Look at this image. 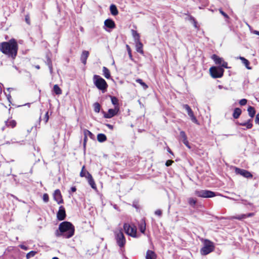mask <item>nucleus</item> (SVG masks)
<instances>
[{"label": "nucleus", "mask_w": 259, "mask_h": 259, "mask_svg": "<svg viewBox=\"0 0 259 259\" xmlns=\"http://www.w3.org/2000/svg\"><path fill=\"white\" fill-rule=\"evenodd\" d=\"M18 46L16 40L12 38L8 42L0 44V51L4 54L14 59L17 54Z\"/></svg>", "instance_id": "f257e3e1"}, {"label": "nucleus", "mask_w": 259, "mask_h": 259, "mask_svg": "<svg viewBox=\"0 0 259 259\" xmlns=\"http://www.w3.org/2000/svg\"><path fill=\"white\" fill-rule=\"evenodd\" d=\"M74 233V227L69 222H63L59 225V230L56 232L57 237H63L65 238L71 237Z\"/></svg>", "instance_id": "f03ea898"}, {"label": "nucleus", "mask_w": 259, "mask_h": 259, "mask_svg": "<svg viewBox=\"0 0 259 259\" xmlns=\"http://www.w3.org/2000/svg\"><path fill=\"white\" fill-rule=\"evenodd\" d=\"M93 82L95 86L102 92L106 90L108 84L104 79L98 75H94L93 76Z\"/></svg>", "instance_id": "7ed1b4c3"}, {"label": "nucleus", "mask_w": 259, "mask_h": 259, "mask_svg": "<svg viewBox=\"0 0 259 259\" xmlns=\"http://www.w3.org/2000/svg\"><path fill=\"white\" fill-rule=\"evenodd\" d=\"M123 229L126 234L128 235L133 238H138L139 237V235L137 234V227L135 225H131L127 223H125L123 225Z\"/></svg>", "instance_id": "20e7f679"}, {"label": "nucleus", "mask_w": 259, "mask_h": 259, "mask_svg": "<svg viewBox=\"0 0 259 259\" xmlns=\"http://www.w3.org/2000/svg\"><path fill=\"white\" fill-rule=\"evenodd\" d=\"M214 248L213 243L207 239L204 240L203 243V246L200 250V252L202 255H207L212 252Z\"/></svg>", "instance_id": "39448f33"}, {"label": "nucleus", "mask_w": 259, "mask_h": 259, "mask_svg": "<svg viewBox=\"0 0 259 259\" xmlns=\"http://www.w3.org/2000/svg\"><path fill=\"white\" fill-rule=\"evenodd\" d=\"M115 238L117 244L122 247L124 246L126 240L121 229L115 231Z\"/></svg>", "instance_id": "423d86ee"}, {"label": "nucleus", "mask_w": 259, "mask_h": 259, "mask_svg": "<svg viewBox=\"0 0 259 259\" xmlns=\"http://www.w3.org/2000/svg\"><path fill=\"white\" fill-rule=\"evenodd\" d=\"M209 72L213 78H220L223 75L224 70L222 67H211L209 69Z\"/></svg>", "instance_id": "0eeeda50"}, {"label": "nucleus", "mask_w": 259, "mask_h": 259, "mask_svg": "<svg viewBox=\"0 0 259 259\" xmlns=\"http://www.w3.org/2000/svg\"><path fill=\"white\" fill-rule=\"evenodd\" d=\"M195 194L203 198H211L215 196L214 192L206 190H196L195 191Z\"/></svg>", "instance_id": "6e6552de"}, {"label": "nucleus", "mask_w": 259, "mask_h": 259, "mask_svg": "<svg viewBox=\"0 0 259 259\" xmlns=\"http://www.w3.org/2000/svg\"><path fill=\"white\" fill-rule=\"evenodd\" d=\"M183 107L187 111V113H188V115L190 116L191 120L195 123H196L197 124H199L198 121L197 120L196 117L195 116V115L193 113V112L192 111V110L191 109V108L190 107V106L187 104H184L183 105Z\"/></svg>", "instance_id": "1a4fd4ad"}, {"label": "nucleus", "mask_w": 259, "mask_h": 259, "mask_svg": "<svg viewBox=\"0 0 259 259\" xmlns=\"http://www.w3.org/2000/svg\"><path fill=\"white\" fill-rule=\"evenodd\" d=\"M235 172L246 178H251L252 177V175L249 171L245 169L236 167Z\"/></svg>", "instance_id": "9d476101"}, {"label": "nucleus", "mask_w": 259, "mask_h": 259, "mask_svg": "<svg viewBox=\"0 0 259 259\" xmlns=\"http://www.w3.org/2000/svg\"><path fill=\"white\" fill-rule=\"evenodd\" d=\"M118 111V108L115 107V109H110L108 112H104V117L106 118H110L115 115Z\"/></svg>", "instance_id": "9b49d317"}, {"label": "nucleus", "mask_w": 259, "mask_h": 259, "mask_svg": "<svg viewBox=\"0 0 259 259\" xmlns=\"http://www.w3.org/2000/svg\"><path fill=\"white\" fill-rule=\"evenodd\" d=\"M57 219L59 221L64 220L66 217V212L64 207L63 206H61L59 207V211L57 214Z\"/></svg>", "instance_id": "f8f14e48"}, {"label": "nucleus", "mask_w": 259, "mask_h": 259, "mask_svg": "<svg viewBox=\"0 0 259 259\" xmlns=\"http://www.w3.org/2000/svg\"><path fill=\"white\" fill-rule=\"evenodd\" d=\"M54 199L58 204L62 203L63 202L62 195L59 190L57 189L55 191L54 193Z\"/></svg>", "instance_id": "ddd939ff"}, {"label": "nucleus", "mask_w": 259, "mask_h": 259, "mask_svg": "<svg viewBox=\"0 0 259 259\" xmlns=\"http://www.w3.org/2000/svg\"><path fill=\"white\" fill-rule=\"evenodd\" d=\"M86 178L87 179L88 181V183L90 184V185L91 186V187L95 189H97L96 185L94 182V180L92 176V175L88 172L87 171V176Z\"/></svg>", "instance_id": "4468645a"}, {"label": "nucleus", "mask_w": 259, "mask_h": 259, "mask_svg": "<svg viewBox=\"0 0 259 259\" xmlns=\"http://www.w3.org/2000/svg\"><path fill=\"white\" fill-rule=\"evenodd\" d=\"M104 25L106 27L111 29L114 28L115 26L114 21L110 19H108L105 21Z\"/></svg>", "instance_id": "2eb2a0df"}, {"label": "nucleus", "mask_w": 259, "mask_h": 259, "mask_svg": "<svg viewBox=\"0 0 259 259\" xmlns=\"http://www.w3.org/2000/svg\"><path fill=\"white\" fill-rule=\"evenodd\" d=\"M146 259H156V254L152 250H148L146 252Z\"/></svg>", "instance_id": "dca6fc26"}, {"label": "nucleus", "mask_w": 259, "mask_h": 259, "mask_svg": "<svg viewBox=\"0 0 259 259\" xmlns=\"http://www.w3.org/2000/svg\"><path fill=\"white\" fill-rule=\"evenodd\" d=\"M89 52L88 51H84L82 52L80 60L83 64H86L87 60L88 57H89Z\"/></svg>", "instance_id": "f3484780"}, {"label": "nucleus", "mask_w": 259, "mask_h": 259, "mask_svg": "<svg viewBox=\"0 0 259 259\" xmlns=\"http://www.w3.org/2000/svg\"><path fill=\"white\" fill-rule=\"evenodd\" d=\"M211 58L215 62V64L221 65L224 61L223 58L218 57L217 55L214 54L212 56Z\"/></svg>", "instance_id": "a211bd4d"}, {"label": "nucleus", "mask_w": 259, "mask_h": 259, "mask_svg": "<svg viewBox=\"0 0 259 259\" xmlns=\"http://www.w3.org/2000/svg\"><path fill=\"white\" fill-rule=\"evenodd\" d=\"M241 110L239 108H236L233 112V116L234 118L237 119L241 114Z\"/></svg>", "instance_id": "6ab92c4d"}, {"label": "nucleus", "mask_w": 259, "mask_h": 259, "mask_svg": "<svg viewBox=\"0 0 259 259\" xmlns=\"http://www.w3.org/2000/svg\"><path fill=\"white\" fill-rule=\"evenodd\" d=\"M135 43H136V51L141 54H143V45L141 42V41L136 42Z\"/></svg>", "instance_id": "aec40b11"}, {"label": "nucleus", "mask_w": 259, "mask_h": 259, "mask_svg": "<svg viewBox=\"0 0 259 259\" xmlns=\"http://www.w3.org/2000/svg\"><path fill=\"white\" fill-rule=\"evenodd\" d=\"M110 11L112 15L115 16L118 14V10L115 5H111L110 7Z\"/></svg>", "instance_id": "412c9836"}, {"label": "nucleus", "mask_w": 259, "mask_h": 259, "mask_svg": "<svg viewBox=\"0 0 259 259\" xmlns=\"http://www.w3.org/2000/svg\"><path fill=\"white\" fill-rule=\"evenodd\" d=\"M6 125L8 127H11L12 128L14 127L16 125V122L14 120H10L6 121Z\"/></svg>", "instance_id": "4be33fe9"}, {"label": "nucleus", "mask_w": 259, "mask_h": 259, "mask_svg": "<svg viewBox=\"0 0 259 259\" xmlns=\"http://www.w3.org/2000/svg\"><path fill=\"white\" fill-rule=\"evenodd\" d=\"M97 140L100 142H103L107 140V138L105 135L99 134L97 135Z\"/></svg>", "instance_id": "5701e85b"}, {"label": "nucleus", "mask_w": 259, "mask_h": 259, "mask_svg": "<svg viewBox=\"0 0 259 259\" xmlns=\"http://www.w3.org/2000/svg\"><path fill=\"white\" fill-rule=\"evenodd\" d=\"M103 72L104 76L107 79L110 77V73L109 69L106 67H103Z\"/></svg>", "instance_id": "b1692460"}, {"label": "nucleus", "mask_w": 259, "mask_h": 259, "mask_svg": "<svg viewBox=\"0 0 259 259\" xmlns=\"http://www.w3.org/2000/svg\"><path fill=\"white\" fill-rule=\"evenodd\" d=\"M247 111L248 112V114H249V116L251 118H252L254 116L255 114V110L253 107L249 106L248 108Z\"/></svg>", "instance_id": "393cba45"}, {"label": "nucleus", "mask_w": 259, "mask_h": 259, "mask_svg": "<svg viewBox=\"0 0 259 259\" xmlns=\"http://www.w3.org/2000/svg\"><path fill=\"white\" fill-rule=\"evenodd\" d=\"M251 121V119H249L247 122L240 123L239 124L242 126H246L247 128L250 129L252 127V124Z\"/></svg>", "instance_id": "a878e982"}, {"label": "nucleus", "mask_w": 259, "mask_h": 259, "mask_svg": "<svg viewBox=\"0 0 259 259\" xmlns=\"http://www.w3.org/2000/svg\"><path fill=\"white\" fill-rule=\"evenodd\" d=\"M139 229L142 233H145L146 230V223L145 221H142L139 225Z\"/></svg>", "instance_id": "bb28decb"}, {"label": "nucleus", "mask_w": 259, "mask_h": 259, "mask_svg": "<svg viewBox=\"0 0 259 259\" xmlns=\"http://www.w3.org/2000/svg\"><path fill=\"white\" fill-rule=\"evenodd\" d=\"M53 90L56 95H59L62 94V90L57 84L54 86Z\"/></svg>", "instance_id": "cd10ccee"}, {"label": "nucleus", "mask_w": 259, "mask_h": 259, "mask_svg": "<svg viewBox=\"0 0 259 259\" xmlns=\"http://www.w3.org/2000/svg\"><path fill=\"white\" fill-rule=\"evenodd\" d=\"M239 59L242 61V63L245 65L247 69H251V68L248 66L249 65V62L247 59L242 57H240Z\"/></svg>", "instance_id": "c85d7f7f"}, {"label": "nucleus", "mask_w": 259, "mask_h": 259, "mask_svg": "<svg viewBox=\"0 0 259 259\" xmlns=\"http://www.w3.org/2000/svg\"><path fill=\"white\" fill-rule=\"evenodd\" d=\"M136 81L140 83L144 90H146L148 88V85L141 79H137Z\"/></svg>", "instance_id": "c756f323"}, {"label": "nucleus", "mask_w": 259, "mask_h": 259, "mask_svg": "<svg viewBox=\"0 0 259 259\" xmlns=\"http://www.w3.org/2000/svg\"><path fill=\"white\" fill-rule=\"evenodd\" d=\"M83 134H84V136H85V137H90L91 139L93 138L94 135L93 134L90 132L89 131V130H83Z\"/></svg>", "instance_id": "7c9ffc66"}, {"label": "nucleus", "mask_w": 259, "mask_h": 259, "mask_svg": "<svg viewBox=\"0 0 259 259\" xmlns=\"http://www.w3.org/2000/svg\"><path fill=\"white\" fill-rule=\"evenodd\" d=\"M112 103L118 108V100L115 97H111Z\"/></svg>", "instance_id": "2f4dec72"}, {"label": "nucleus", "mask_w": 259, "mask_h": 259, "mask_svg": "<svg viewBox=\"0 0 259 259\" xmlns=\"http://www.w3.org/2000/svg\"><path fill=\"white\" fill-rule=\"evenodd\" d=\"M233 219H237L239 220H242L246 218V215L245 214H242L232 217Z\"/></svg>", "instance_id": "473e14b6"}, {"label": "nucleus", "mask_w": 259, "mask_h": 259, "mask_svg": "<svg viewBox=\"0 0 259 259\" xmlns=\"http://www.w3.org/2000/svg\"><path fill=\"white\" fill-rule=\"evenodd\" d=\"M94 108L95 112L99 113L100 110V105L98 103H95L94 104Z\"/></svg>", "instance_id": "72a5a7b5"}, {"label": "nucleus", "mask_w": 259, "mask_h": 259, "mask_svg": "<svg viewBox=\"0 0 259 259\" xmlns=\"http://www.w3.org/2000/svg\"><path fill=\"white\" fill-rule=\"evenodd\" d=\"M36 254V252L34 251H31L26 254V258L29 259L30 257L34 256Z\"/></svg>", "instance_id": "f704fd0d"}, {"label": "nucleus", "mask_w": 259, "mask_h": 259, "mask_svg": "<svg viewBox=\"0 0 259 259\" xmlns=\"http://www.w3.org/2000/svg\"><path fill=\"white\" fill-rule=\"evenodd\" d=\"M87 170H85V166H83L82 167L81 171L80 172V176L81 177H85L87 176Z\"/></svg>", "instance_id": "c9c22d12"}, {"label": "nucleus", "mask_w": 259, "mask_h": 259, "mask_svg": "<svg viewBox=\"0 0 259 259\" xmlns=\"http://www.w3.org/2000/svg\"><path fill=\"white\" fill-rule=\"evenodd\" d=\"M188 202L190 205L192 206H194L196 204V200L193 198H190L188 199Z\"/></svg>", "instance_id": "e433bc0d"}, {"label": "nucleus", "mask_w": 259, "mask_h": 259, "mask_svg": "<svg viewBox=\"0 0 259 259\" xmlns=\"http://www.w3.org/2000/svg\"><path fill=\"white\" fill-rule=\"evenodd\" d=\"M180 137L182 138V141L187 139V136L184 131H181L180 133Z\"/></svg>", "instance_id": "4c0bfd02"}, {"label": "nucleus", "mask_w": 259, "mask_h": 259, "mask_svg": "<svg viewBox=\"0 0 259 259\" xmlns=\"http://www.w3.org/2000/svg\"><path fill=\"white\" fill-rule=\"evenodd\" d=\"M48 63V65L49 66L50 72L52 73V72H53V67H52V63H51V60L50 59H49L48 60V63Z\"/></svg>", "instance_id": "58836bf2"}, {"label": "nucleus", "mask_w": 259, "mask_h": 259, "mask_svg": "<svg viewBox=\"0 0 259 259\" xmlns=\"http://www.w3.org/2000/svg\"><path fill=\"white\" fill-rule=\"evenodd\" d=\"M49 119V116L48 112H47L46 113V114L45 115V117H44V119H42V120L44 121V123L45 124H46L47 122H48Z\"/></svg>", "instance_id": "ea45409f"}, {"label": "nucleus", "mask_w": 259, "mask_h": 259, "mask_svg": "<svg viewBox=\"0 0 259 259\" xmlns=\"http://www.w3.org/2000/svg\"><path fill=\"white\" fill-rule=\"evenodd\" d=\"M190 21L193 23V25H194V26L195 27V28H198V26H197V22L194 20V18L193 17H190Z\"/></svg>", "instance_id": "a19ab883"}, {"label": "nucleus", "mask_w": 259, "mask_h": 259, "mask_svg": "<svg viewBox=\"0 0 259 259\" xmlns=\"http://www.w3.org/2000/svg\"><path fill=\"white\" fill-rule=\"evenodd\" d=\"M42 199H43V200L45 202H48L49 201V198L48 195L47 193L44 194L43 195Z\"/></svg>", "instance_id": "79ce46f5"}, {"label": "nucleus", "mask_w": 259, "mask_h": 259, "mask_svg": "<svg viewBox=\"0 0 259 259\" xmlns=\"http://www.w3.org/2000/svg\"><path fill=\"white\" fill-rule=\"evenodd\" d=\"M246 103H247V100L245 99H241L239 101V104L241 106H244V105H246Z\"/></svg>", "instance_id": "37998d69"}, {"label": "nucleus", "mask_w": 259, "mask_h": 259, "mask_svg": "<svg viewBox=\"0 0 259 259\" xmlns=\"http://www.w3.org/2000/svg\"><path fill=\"white\" fill-rule=\"evenodd\" d=\"M126 48H127V52H128V54L129 57H130L131 59H132V55L131 50V49H130V48L128 45H126Z\"/></svg>", "instance_id": "c03bdc74"}, {"label": "nucleus", "mask_w": 259, "mask_h": 259, "mask_svg": "<svg viewBox=\"0 0 259 259\" xmlns=\"http://www.w3.org/2000/svg\"><path fill=\"white\" fill-rule=\"evenodd\" d=\"M222 67L228 68V63L227 62H225L224 60L222 62V64L220 65Z\"/></svg>", "instance_id": "a18cd8bd"}, {"label": "nucleus", "mask_w": 259, "mask_h": 259, "mask_svg": "<svg viewBox=\"0 0 259 259\" xmlns=\"http://www.w3.org/2000/svg\"><path fill=\"white\" fill-rule=\"evenodd\" d=\"M140 35L139 33L138 34H137L135 37H134L135 42H136L140 41Z\"/></svg>", "instance_id": "49530a36"}, {"label": "nucleus", "mask_w": 259, "mask_h": 259, "mask_svg": "<svg viewBox=\"0 0 259 259\" xmlns=\"http://www.w3.org/2000/svg\"><path fill=\"white\" fill-rule=\"evenodd\" d=\"M155 214L159 217H161L162 215V211L160 209H157L155 211Z\"/></svg>", "instance_id": "de8ad7c7"}, {"label": "nucleus", "mask_w": 259, "mask_h": 259, "mask_svg": "<svg viewBox=\"0 0 259 259\" xmlns=\"http://www.w3.org/2000/svg\"><path fill=\"white\" fill-rule=\"evenodd\" d=\"M174 162V161L172 160H167L166 163H165V165L167 166H169L170 165H171V164Z\"/></svg>", "instance_id": "09e8293b"}, {"label": "nucleus", "mask_w": 259, "mask_h": 259, "mask_svg": "<svg viewBox=\"0 0 259 259\" xmlns=\"http://www.w3.org/2000/svg\"><path fill=\"white\" fill-rule=\"evenodd\" d=\"M255 122L256 124H259V113H258L255 117Z\"/></svg>", "instance_id": "8fccbe9b"}, {"label": "nucleus", "mask_w": 259, "mask_h": 259, "mask_svg": "<svg viewBox=\"0 0 259 259\" xmlns=\"http://www.w3.org/2000/svg\"><path fill=\"white\" fill-rule=\"evenodd\" d=\"M19 247H20L21 249H24V250H28V247H27V246H25V245H22V244L20 245H19Z\"/></svg>", "instance_id": "3c124183"}, {"label": "nucleus", "mask_w": 259, "mask_h": 259, "mask_svg": "<svg viewBox=\"0 0 259 259\" xmlns=\"http://www.w3.org/2000/svg\"><path fill=\"white\" fill-rule=\"evenodd\" d=\"M132 35L134 37H135L137 34H138V33L136 31V30H134L133 29L132 30Z\"/></svg>", "instance_id": "603ef678"}, {"label": "nucleus", "mask_w": 259, "mask_h": 259, "mask_svg": "<svg viewBox=\"0 0 259 259\" xmlns=\"http://www.w3.org/2000/svg\"><path fill=\"white\" fill-rule=\"evenodd\" d=\"M87 138H88L87 137H85V136H84V139H83V146H84V147L85 146L86 143H87Z\"/></svg>", "instance_id": "864d4df0"}, {"label": "nucleus", "mask_w": 259, "mask_h": 259, "mask_svg": "<svg viewBox=\"0 0 259 259\" xmlns=\"http://www.w3.org/2000/svg\"><path fill=\"white\" fill-rule=\"evenodd\" d=\"M7 99L9 101V102L11 103V95L10 94L7 95Z\"/></svg>", "instance_id": "5fc2aeb1"}, {"label": "nucleus", "mask_w": 259, "mask_h": 259, "mask_svg": "<svg viewBox=\"0 0 259 259\" xmlns=\"http://www.w3.org/2000/svg\"><path fill=\"white\" fill-rule=\"evenodd\" d=\"M30 17H25V20L28 24H30Z\"/></svg>", "instance_id": "6e6d98bb"}, {"label": "nucleus", "mask_w": 259, "mask_h": 259, "mask_svg": "<svg viewBox=\"0 0 259 259\" xmlns=\"http://www.w3.org/2000/svg\"><path fill=\"white\" fill-rule=\"evenodd\" d=\"M246 215V218H247V217H251L254 215V213H248V214H247Z\"/></svg>", "instance_id": "4d7b16f0"}, {"label": "nucleus", "mask_w": 259, "mask_h": 259, "mask_svg": "<svg viewBox=\"0 0 259 259\" xmlns=\"http://www.w3.org/2000/svg\"><path fill=\"white\" fill-rule=\"evenodd\" d=\"M76 189L75 187H72L71 188V192H74L76 191Z\"/></svg>", "instance_id": "13d9d810"}, {"label": "nucleus", "mask_w": 259, "mask_h": 259, "mask_svg": "<svg viewBox=\"0 0 259 259\" xmlns=\"http://www.w3.org/2000/svg\"><path fill=\"white\" fill-rule=\"evenodd\" d=\"M220 11L222 15H223V16H228V15L222 10H220Z\"/></svg>", "instance_id": "bf43d9fd"}, {"label": "nucleus", "mask_w": 259, "mask_h": 259, "mask_svg": "<svg viewBox=\"0 0 259 259\" xmlns=\"http://www.w3.org/2000/svg\"><path fill=\"white\" fill-rule=\"evenodd\" d=\"M183 143H184L185 145H186V144H188V143H189V142H188V141L187 139H186V140H183Z\"/></svg>", "instance_id": "052dcab7"}, {"label": "nucleus", "mask_w": 259, "mask_h": 259, "mask_svg": "<svg viewBox=\"0 0 259 259\" xmlns=\"http://www.w3.org/2000/svg\"><path fill=\"white\" fill-rule=\"evenodd\" d=\"M106 126H107V127H109V128H110V129H112V128H113V126H112V125H111V124H106Z\"/></svg>", "instance_id": "680f3d73"}, {"label": "nucleus", "mask_w": 259, "mask_h": 259, "mask_svg": "<svg viewBox=\"0 0 259 259\" xmlns=\"http://www.w3.org/2000/svg\"><path fill=\"white\" fill-rule=\"evenodd\" d=\"M254 33L259 35V31H256V30L254 31Z\"/></svg>", "instance_id": "e2e57ef3"}, {"label": "nucleus", "mask_w": 259, "mask_h": 259, "mask_svg": "<svg viewBox=\"0 0 259 259\" xmlns=\"http://www.w3.org/2000/svg\"><path fill=\"white\" fill-rule=\"evenodd\" d=\"M226 198H227L228 199H231V200H235V199L233 198H231V197H228V196H225Z\"/></svg>", "instance_id": "0e129e2a"}, {"label": "nucleus", "mask_w": 259, "mask_h": 259, "mask_svg": "<svg viewBox=\"0 0 259 259\" xmlns=\"http://www.w3.org/2000/svg\"><path fill=\"white\" fill-rule=\"evenodd\" d=\"M186 146L188 148H189V149H190V148H191V147H190V145H189V143H188V144H186Z\"/></svg>", "instance_id": "69168bd1"}, {"label": "nucleus", "mask_w": 259, "mask_h": 259, "mask_svg": "<svg viewBox=\"0 0 259 259\" xmlns=\"http://www.w3.org/2000/svg\"><path fill=\"white\" fill-rule=\"evenodd\" d=\"M186 146L188 148H189V149H190V148H191V147H190V145H189V143H188V144H186Z\"/></svg>", "instance_id": "338daca9"}, {"label": "nucleus", "mask_w": 259, "mask_h": 259, "mask_svg": "<svg viewBox=\"0 0 259 259\" xmlns=\"http://www.w3.org/2000/svg\"><path fill=\"white\" fill-rule=\"evenodd\" d=\"M167 151L169 153H171V154H173L172 152H171V151L170 150V149L168 148V149H167Z\"/></svg>", "instance_id": "774afa93"}]
</instances>
